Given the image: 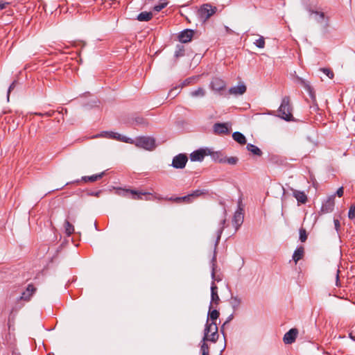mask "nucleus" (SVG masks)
Listing matches in <instances>:
<instances>
[{
    "label": "nucleus",
    "mask_w": 355,
    "mask_h": 355,
    "mask_svg": "<svg viewBox=\"0 0 355 355\" xmlns=\"http://www.w3.org/2000/svg\"><path fill=\"white\" fill-rule=\"evenodd\" d=\"M226 223V218L225 217L222 219L219 223V227L216 231V239L214 244V256L211 260V302H210V309H212L213 304H218L220 302V298L218 295V287L215 284L214 281L216 280V275H215V269L216 266V248L219 243V241L220 240V237L222 235V233L223 232V230L225 228V224ZM217 281H220V279H217Z\"/></svg>",
    "instance_id": "f257e3e1"
},
{
    "label": "nucleus",
    "mask_w": 355,
    "mask_h": 355,
    "mask_svg": "<svg viewBox=\"0 0 355 355\" xmlns=\"http://www.w3.org/2000/svg\"><path fill=\"white\" fill-rule=\"evenodd\" d=\"M293 108L290 103V98L287 96L282 98L281 105L278 109L279 113V116L286 121H293L292 114Z\"/></svg>",
    "instance_id": "f03ea898"
},
{
    "label": "nucleus",
    "mask_w": 355,
    "mask_h": 355,
    "mask_svg": "<svg viewBox=\"0 0 355 355\" xmlns=\"http://www.w3.org/2000/svg\"><path fill=\"white\" fill-rule=\"evenodd\" d=\"M218 339V334L217 324L216 322H209V318H207L204 330L202 341H211L212 343H216Z\"/></svg>",
    "instance_id": "7ed1b4c3"
},
{
    "label": "nucleus",
    "mask_w": 355,
    "mask_h": 355,
    "mask_svg": "<svg viewBox=\"0 0 355 355\" xmlns=\"http://www.w3.org/2000/svg\"><path fill=\"white\" fill-rule=\"evenodd\" d=\"M217 8L209 3L202 5L198 10V17L202 22H205L209 17L216 13Z\"/></svg>",
    "instance_id": "20e7f679"
},
{
    "label": "nucleus",
    "mask_w": 355,
    "mask_h": 355,
    "mask_svg": "<svg viewBox=\"0 0 355 355\" xmlns=\"http://www.w3.org/2000/svg\"><path fill=\"white\" fill-rule=\"evenodd\" d=\"M309 12L311 15H313L314 20L321 25L323 31L326 33L329 26V17L321 11L310 10Z\"/></svg>",
    "instance_id": "39448f33"
},
{
    "label": "nucleus",
    "mask_w": 355,
    "mask_h": 355,
    "mask_svg": "<svg viewBox=\"0 0 355 355\" xmlns=\"http://www.w3.org/2000/svg\"><path fill=\"white\" fill-rule=\"evenodd\" d=\"M136 146L152 150L155 147V141L150 137H139L136 138Z\"/></svg>",
    "instance_id": "423d86ee"
},
{
    "label": "nucleus",
    "mask_w": 355,
    "mask_h": 355,
    "mask_svg": "<svg viewBox=\"0 0 355 355\" xmlns=\"http://www.w3.org/2000/svg\"><path fill=\"white\" fill-rule=\"evenodd\" d=\"M188 161L186 154L180 153L173 158L171 166L178 169H182L185 167Z\"/></svg>",
    "instance_id": "0eeeda50"
},
{
    "label": "nucleus",
    "mask_w": 355,
    "mask_h": 355,
    "mask_svg": "<svg viewBox=\"0 0 355 355\" xmlns=\"http://www.w3.org/2000/svg\"><path fill=\"white\" fill-rule=\"evenodd\" d=\"M207 193V190H200V189H197V190H195L193 191L191 194H189L187 196H183V197H178V198H175L174 199L175 201L176 202H180V201H185L187 202H192V198H197V197H199L203 194H206Z\"/></svg>",
    "instance_id": "6e6552de"
},
{
    "label": "nucleus",
    "mask_w": 355,
    "mask_h": 355,
    "mask_svg": "<svg viewBox=\"0 0 355 355\" xmlns=\"http://www.w3.org/2000/svg\"><path fill=\"white\" fill-rule=\"evenodd\" d=\"M300 81L301 85L309 92V96H310V97L311 98V99L313 101V105L311 106V108L313 109L314 111H316L317 110H318V107L317 103H315V94H314V92L313 91L312 87L309 84V83L306 82V80L300 78Z\"/></svg>",
    "instance_id": "1a4fd4ad"
},
{
    "label": "nucleus",
    "mask_w": 355,
    "mask_h": 355,
    "mask_svg": "<svg viewBox=\"0 0 355 355\" xmlns=\"http://www.w3.org/2000/svg\"><path fill=\"white\" fill-rule=\"evenodd\" d=\"M209 153V150L199 149L190 154V159L192 162H201Z\"/></svg>",
    "instance_id": "9d476101"
},
{
    "label": "nucleus",
    "mask_w": 355,
    "mask_h": 355,
    "mask_svg": "<svg viewBox=\"0 0 355 355\" xmlns=\"http://www.w3.org/2000/svg\"><path fill=\"white\" fill-rule=\"evenodd\" d=\"M334 196H329L327 200L323 202L321 208V211L324 214L331 212L334 209L335 202Z\"/></svg>",
    "instance_id": "9b49d317"
},
{
    "label": "nucleus",
    "mask_w": 355,
    "mask_h": 355,
    "mask_svg": "<svg viewBox=\"0 0 355 355\" xmlns=\"http://www.w3.org/2000/svg\"><path fill=\"white\" fill-rule=\"evenodd\" d=\"M298 334V331L297 329H291L288 332H286L284 336L283 340L285 344H292L295 342L297 336Z\"/></svg>",
    "instance_id": "f8f14e48"
},
{
    "label": "nucleus",
    "mask_w": 355,
    "mask_h": 355,
    "mask_svg": "<svg viewBox=\"0 0 355 355\" xmlns=\"http://www.w3.org/2000/svg\"><path fill=\"white\" fill-rule=\"evenodd\" d=\"M194 32L191 29H185L182 31L178 37L180 42L182 43H187L191 40L193 36Z\"/></svg>",
    "instance_id": "ddd939ff"
},
{
    "label": "nucleus",
    "mask_w": 355,
    "mask_h": 355,
    "mask_svg": "<svg viewBox=\"0 0 355 355\" xmlns=\"http://www.w3.org/2000/svg\"><path fill=\"white\" fill-rule=\"evenodd\" d=\"M232 222L236 229H238V227L243 223V215L241 207H239V209L234 213Z\"/></svg>",
    "instance_id": "4468645a"
},
{
    "label": "nucleus",
    "mask_w": 355,
    "mask_h": 355,
    "mask_svg": "<svg viewBox=\"0 0 355 355\" xmlns=\"http://www.w3.org/2000/svg\"><path fill=\"white\" fill-rule=\"evenodd\" d=\"M245 92L246 86L243 83H241L237 86L232 87L229 89V93L234 96L242 95Z\"/></svg>",
    "instance_id": "2eb2a0df"
},
{
    "label": "nucleus",
    "mask_w": 355,
    "mask_h": 355,
    "mask_svg": "<svg viewBox=\"0 0 355 355\" xmlns=\"http://www.w3.org/2000/svg\"><path fill=\"white\" fill-rule=\"evenodd\" d=\"M214 131L217 134H228L229 128L226 123H216L214 125Z\"/></svg>",
    "instance_id": "dca6fc26"
},
{
    "label": "nucleus",
    "mask_w": 355,
    "mask_h": 355,
    "mask_svg": "<svg viewBox=\"0 0 355 355\" xmlns=\"http://www.w3.org/2000/svg\"><path fill=\"white\" fill-rule=\"evenodd\" d=\"M211 88L213 90L220 92L225 87V83L223 80L219 78H214L211 83Z\"/></svg>",
    "instance_id": "f3484780"
},
{
    "label": "nucleus",
    "mask_w": 355,
    "mask_h": 355,
    "mask_svg": "<svg viewBox=\"0 0 355 355\" xmlns=\"http://www.w3.org/2000/svg\"><path fill=\"white\" fill-rule=\"evenodd\" d=\"M35 288H34V286L32 284H29L27 286L26 290L21 293V295L20 296V300L28 301L32 295L33 294V293L35 292Z\"/></svg>",
    "instance_id": "a211bd4d"
},
{
    "label": "nucleus",
    "mask_w": 355,
    "mask_h": 355,
    "mask_svg": "<svg viewBox=\"0 0 355 355\" xmlns=\"http://www.w3.org/2000/svg\"><path fill=\"white\" fill-rule=\"evenodd\" d=\"M293 196L299 203L305 204L307 201V196L304 191L293 189Z\"/></svg>",
    "instance_id": "6ab92c4d"
},
{
    "label": "nucleus",
    "mask_w": 355,
    "mask_h": 355,
    "mask_svg": "<svg viewBox=\"0 0 355 355\" xmlns=\"http://www.w3.org/2000/svg\"><path fill=\"white\" fill-rule=\"evenodd\" d=\"M304 253V249L302 246L297 248L294 251V253L293 254V260L295 261V263H297V261L303 257Z\"/></svg>",
    "instance_id": "aec40b11"
},
{
    "label": "nucleus",
    "mask_w": 355,
    "mask_h": 355,
    "mask_svg": "<svg viewBox=\"0 0 355 355\" xmlns=\"http://www.w3.org/2000/svg\"><path fill=\"white\" fill-rule=\"evenodd\" d=\"M123 192L126 193H131L132 195V198L135 200L142 199V197H141L142 196L150 194V193L138 192L135 190H129V189L123 190Z\"/></svg>",
    "instance_id": "412c9836"
},
{
    "label": "nucleus",
    "mask_w": 355,
    "mask_h": 355,
    "mask_svg": "<svg viewBox=\"0 0 355 355\" xmlns=\"http://www.w3.org/2000/svg\"><path fill=\"white\" fill-rule=\"evenodd\" d=\"M104 175H105V171L100 173L98 174H95V175H92L90 176H83V177H82V180L85 182H88V181L95 182V181H97L98 180L102 178Z\"/></svg>",
    "instance_id": "4be33fe9"
},
{
    "label": "nucleus",
    "mask_w": 355,
    "mask_h": 355,
    "mask_svg": "<svg viewBox=\"0 0 355 355\" xmlns=\"http://www.w3.org/2000/svg\"><path fill=\"white\" fill-rule=\"evenodd\" d=\"M153 17V14L150 12H141L139 13L137 17V19L139 21H150Z\"/></svg>",
    "instance_id": "5701e85b"
},
{
    "label": "nucleus",
    "mask_w": 355,
    "mask_h": 355,
    "mask_svg": "<svg viewBox=\"0 0 355 355\" xmlns=\"http://www.w3.org/2000/svg\"><path fill=\"white\" fill-rule=\"evenodd\" d=\"M230 304L232 306V309L234 311H236L239 308L241 304V299L238 296L232 295L230 300Z\"/></svg>",
    "instance_id": "b1692460"
},
{
    "label": "nucleus",
    "mask_w": 355,
    "mask_h": 355,
    "mask_svg": "<svg viewBox=\"0 0 355 355\" xmlns=\"http://www.w3.org/2000/svg\"><path fill=\"white\" fill-rule=\"evenodd\" d=\"M232 138L240 144H245L246 143L245 137L240 132H234L232 134Z\"/></svg>",
    "instance_id": "393cba45"
},
{
    "label": "nucleus",
    "mask_w": 355,
    "mask_h": 355,
    "mask_svg": "<svg viewBox=\"0 0 355 355\" xmlns=\"http://www.w3.org/2000/svg\"><path fill=\"white\" fill-rule=\"evenodd\" d=\"M246 148L248 151H250L252 154L257 155V156H261L262 151L260 150L259 148L254 146L252 144H248Z\"/></svg>",
    "instance_id": "a878e982"
},
{
    "label": "nucleus",
    "mask_w": 355,
    "mask_h": 355,
    "mask_svg": "<svg viewBox=\"0 0 355 355\" xmlns=\"http://www.w3.org/2000/svg\"><path fill=\"white\" fill-rule=\"evenodd\" d=\"M209 309V310L207 318H209V321L211 320V322H215L219 317V311H217L216 309L211 310V309H210V308Z\"/></svg>",
    "instance_id": "bb28decb"
},
{
    "label": "nucleus",
    "mask_w": 355,
    "mask_h": 355,
    "mask_svg": "<svg viewBox=\"0 0 355 355\" xmlns=\"http://www.w3.org/2000/svg\"><path fill=\"white\" fill-rule=\"evenodd\" d=\"M190 95L192 97H203L205 95V91L203 88L199 87L196 90L191 92Z\"/></svg>",
    "instance_id": "cd10ccee"
},
{
    "label": "nucleus",
    "mask_w": 355,
    "mask_h": 355,
    "mask_svg": "<svg viewBox=\"0 0 355 355\" xmlns=\"http://www.w3.org/2000/svg\"><path fill=\"white\" fill-rule=\"evenodd\" d=\"M224 156L220 152H215L211 154V157L215 162H218L219 163L224 164Z\"/></svg>",
    "instance_id": "c85d7f7f"
},
{
    "label": "nucleus",
    "mask_w": 355,
    "mask_h": 355,
    "mask_svg": "<svg viewBox=\"0 0 355 355\" xmlns=\"http://www.w3.org/2000/svg\"><path fill=\"white\" fill-rule=\"evenodd\" d=\"M65 233L67 236H70L74 232V227L67 220L64 222Z\"/></svg>",
    "instance_id": "c756f323"
},
{
    "label": "nucleus",
    "mask_w": 355,
    "mask_h": 355,
    "mask_svg": "<svg viewBox=\"0 0 355 355\" xmlns=\"http://www.w3.org/2000/svg\"><path fill=\"white\" fill-rule=\"evenodd\" d=\"M239 159L236 157H224V164L227 163L230 165H235L237 164Z\"/></svg>",
    "instance_id": "7c9ffc66"
},
{
    "label": "nucleus",
    "mask_w": 355,
    "mask_h": 355,
    "mask_svg": "<svg viewBox=\"0 0 355 355\" xmlns=\"http://www.w3.org/2000/svg\"><path fill=\"white\" fill-rule=\"evenodd\" d=\"M184 48L182 45H178L175 51V57L179 58L184 55Z\"/></svg>",
    "instance_id": "2f4dec72"
},
{
    "label": "nucleus",
    "mask_w": 355,
    "mask_h": 355,
    "mask_svg": "<svg viewBox=\"0 0 355 355\" xmlns=\"http://www.w3.org/2000/svg\"><path fill=\"white\" fill-rule=\"evenodd\" d=\"M254 44L259 49H263L265 46V40L263 36H260V37L257 40Z\"/></svg>",
    "instance_id": "473e14b6"
},
{
    "label": "nucleus",
    "mask_w": 355,
    "mask_h": 355,
    "mask_svg": "<svg viewBox=\"0 0 355 355\" xmlns=\"http://www.w3.org/2000/svg\"><path fill=\"white\" fill-rule=\"evenodd\" d=\"M300 240L301 242H305L307 239L306 231L304 228H300L299 230Z\"/></svg>",
    "instance_id": "72a5a7b5"
},
{
    "label": "nucleus",
    "mask_w": 355,
    "mask_h": 355,
    "mask_svg": "<svg viewBox=\"0 0 355 355\" xmlns=\"http://www.w3.org/2000/svg\"><path fill=\"white\" fill-rule=\"evenodd\" d=\"M200 351L202 353V355H209V346L205 343V341H202V344L200 347Z\"/></svg>",
    "instance_id": "f704fd0d"
},
{
    "label": "nucleus",
    "mask_w": 355,
    "mask_h": 355,
    "mask_svg": "<svg viewBox=\"0 0 355 355\" xmlns=\"http://www.w3.org/2000/svg\"><path fill=\"white\" fill-rule=\"evenodd\" d=\"M167 2H159L157 5L155 6L153 10L156 12L161 11L163 8H164L167 6Z\"/></svg>",
    "instance_id": "c9c22d12"
},
{
    "label": "nucleus",
    "mask_w": 355,
    "mask_h": 355,
    "mask_svg": "<svg viewBox=\"0 0 355 355\" xmlns=\"http://www.w3.org/2000/svg\"><path fill=\"white\" fill-rule=\"evenodd\" d=\"M124 137L125 136L121 135L117 132H112V135L110 136V139H116L120 141H123Z\"/></svg>",
    "instance_id": "e433bc0d"
},
{
    "label": "nucleus",
    "mask_w": 355,
    "mask_h": 355,
    "mask_svg": "<svg viewBox=\"0 0 355 355\" xmlns=\"http://www.w3.org/2000/svg\"><path fill=\"white\" fill-rule=\"evenodd\" d=\"M348 217L349 219H354L355 218V205H352L348 212Z\"/></svg>",
    "instance_id": "4c0bfd02"
},
{
    "label": "nucleus",
    "mask_w": 355,
    "mask_h": 355,
    "mask_svg": "<svg viewBox=\"0 0 355 355\" xmlns=\"http://www.w3.org/2000/svg\"><path fill=\"white\" fill-rule=\"evenodd\" d=\"M324 74H326L329 78H334V73L329 69L322 68L320 69Z\"/></svg>",
    "instance_id": "58836bf2"
},
{
    "label": "nucleus",
    "mask_w": 355,
    "mask_h": 355,
    "mask_svg": "<svg viewBox=\"0 0 355 355\" xmlns=\"http://www.w3.org/2000/svg\"><path fill=\"white\" fill-rule=\"evenodd\" d=\"M16 84H17V80H14L12 83V84L10 85V87H8V94H7V100H8V101H9L10 94L11 91L13 90L14 88L15 87Z\"/></svg>",
    "instance_id": "ea45409f"
},
{
    "label": "nucleus",
    "mask_w": 355,
    "mask_h": 355,
    "mask_svg": "<svg viewBox=\"0 0 355 355\" xmlns=\"http://www.w3.org/2000/svg\"><path fill=\"white\" fill-rule=\"evenodd\" d=\"M54 113L53 111H49V112H44V113H42V112H35L34 113L35 115H38V116H47V117H50L53 115V114Z\"/></svg>",
    "instance_id": "a19ab883"
},
{
    "label": "nucleus",
    "mask_w": 355,
    "mask_h": 355,
    "mask_svg": "<svg viewBox=\"0 0 355 355\" xmlns=\"http://www.w3.org/2000/svg\"><path fill=\"white\" fill-rule=\"evenodd\" d=\"M111 135H112V132L103 131L101 134L96 135V137H106V138L110 139Z\"/></svg>",
    "instance_id": "79ce46f5"
},
{
    "label": "nucleus",
    "mask_w": 355,
    "mask_h": 355,
    "mask_svg": "<svg viewBox=\"0 0 355 355\" xmlns=\"http://www.w3.org/2000/svg\"><path fill=\"white\" fill-rule=\"evenodd\" d=\"M10 3L6 0H0V10L6 8Z\"/></svg>",
    "instance_id": "37998d69"
},
{
    "label": "nucleus",
    "mask_w": 355,
    "mask_h": 355,
    "mask_svg": "<svg viewBox=\"0 0 355 355\" xmlns=\"http://www.w3.org/2000/svg\"><path fill=\"white\" fill-rule=\"evenodd\" d=\"M123 142L128 143V144H135L136 146V139H133L127 137L125 136L124 137Z\"/></svg>",
    "instance_id": "c03bdc74"
},
{
    "label": "nucleus",
    "mask_w": 355,
    "mask_h": 355,
    "mask_svg": "<svg viewBox=\"0 0 355 355\" xmlns=\"http://www.w3.org/2000/svg\"><path fill=\"white\" fill-rule=\"evenodd\" d=\"M233 318V315L231 314L227 319V320L223 323V326L221 327L220 331L223 333V327L224 326L228 323L230 320H232Z\"/></svg>",
    "instance_id": "a18cd8bd"
},
{
    "label": "nucleus",
    "mask_w": 355,
    "mask_h": 355,
    "mask_svg": "<svg viewBox=\"0 0 355 355\" xmlns=\"http://www.w3.org/2000/svg\"><path fill=\"white\" fill-rule=\"evenodd\" d=\"M343 192H344V191H343V187H340V188L337 190V191H336V194L338 197H342V196H343Z\"/></svg>",
    "instance_id": "49530a36"
},
{
    "label": "nucleus",
    "mask_w": 355,
    "mask_h": 355,
    "mask_svg": "<svg viewBox=\"0 0 355 355\" xmlns=\"http://www.w3.org/2000/svg\"><path fill=\"white\" fill-rule=\"evenodd\" d=\"M178 90V88L172 89L168 92V96H173V98L176 95V91Z\"/></svg>",
    "instance_id": "de8ad7c7"
},
{
    "label": "nucleus",
    "mask_w": 355,
    "mask_h": 355,
    "mask_svg": "<svg viewBox=\"0 0 355 355\" xmlns=\"http://www.w3.org/2000/svg\"><path fill=\"white\" fill-rule=\"evenodd\" d=\"M334 225H335V229L338 232L339 230V227H340V222L338 219H334Z\"/></svg>",
    "instance_id": "09e8293b"
},
{
    "label": "nucleus",
    "mask_w": 355,
    "mask_h": 355,
    "mask_svg": "<svg viewBox=\"0 0 355 355\" xmlns=\"http://www.w3.org/2000/svg\"><path fill=\"white\" fill-rule=\"evenodd\" d=\"M225 29L226 32L229 34L234 33V31L231 28H230L228 26H225Z\"/></svg>",
    "instance_id": "8fccbe9b"
},
{
    "label": "nucleus",
    "mask_w": 355,
    "mask_h": 355,
    "mask_svg": "<svg viewBox=\"0 0 355 355\" xmlns=\"http://www.w3.org/2000/svg\"><path fill=\"white\" fill-rule=\"evenodd\" d=\"M100 193H101V191H96V192H92V193H90V195L98 197Z\"/></svg>",
    "instance_id": "3c124183"
},
{
    "label": "nucleus",
    "mask_w": 355,
    "mask_h": 355,
    "mask_svg": "<svg viewBox=\"0 0 355 355\" xmlns=\"http://www.w3.org/2000/svg\"><path fill=\"white\" fill-rule=\"evenodd\" d=\"M339 270H337L336 272V285L338 286V281H339Z\"/></svg>",
    "instance_id": "603ef678"
},
{
    "label": "nucleus",
    "mask_w": 355,
    "mask_h": 355,
    "mask_svg": "<svg viewBox=\"0 0 355 355\" xmlns=\"http://www.w3.org/2000/svg\"><path fill=\"white\" fill-rule=\"evenodd\" d=\"M143 121H144V119H137V123H143Z\"/></svg>",
    "instance_id": "864d4df0"
},
{
    "label": "nucleus",
    "mask_w": 355,
    "mask_h": 355,
    "mask_svg": "<svg viewBox=\"0 0 355 355\" xmlns=\"http://www.w3.org/2000/svg\"><path fill=\"white\" fill-rule=\"evenodd\" d=\"M349 337H350L352 340H355V338L352 335V334H349Z\"/></svg>",
    "instance_id": "5fc2aeb1"
},
{
    "label": "nucleus",
    "mask_w": 355,
    "mask_h": 355,
    "mask_svg": "<svg viewBox=\"0 0 355 355\" xmlns=\"http://www.w3.org/2000/svg\"><path fill=\"white\" fill-rule=\"evenodd\" d=\"M94 227L96 228V230H98V229H97V225H96V223H94Z\"/></svg>",
    "instance_id": "6e6d98bb"
}]
</instances>
